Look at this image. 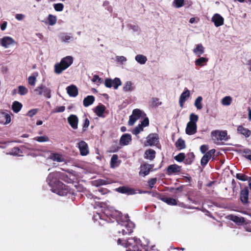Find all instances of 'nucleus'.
I'll return each mask as SVG.
<instances>
[{
	"label": "nucleus",
	"instance_id": "nucleus-19",
	"mask_svg": "<svg viewBox=\"0 0 251 251\" xmlns=\"http://www.w3.org/2000/svg\"><path fill=\"white\" fill-rule=\"evenodd\" d=\"M190 96V91L188 89L184 91L180 96L179 99V103L180 106L182 108L184 103L187 100V98Z\"/></svg>",
	"mask_w": 251,
	"mask_h": 251
},
{
	"label": "nucleus",
	"instance_id": "nucleus-41",
	"mask_svg": "<svg viewBox=\"0 0 251 251\" xmlns=\"http://www.w3.org/2000/svg\"><path fill=\"white\" fill-rule=\"evenodd\" d=\"M185 154L183 152H180L174 157V159L178 162L185 161Z\"/></svg>",
	"mask_w": 251,
	"mask_h": 251
},
{
	"label": "nucleus",
	"instance_id": "nucleus-8",
	"mask_svg": "<svg viewBox=\"0 0 251 251\" xmlns=\"http://www.w3.org/2000/svg\"><path fill=\"white\" fill-rule=\"evenodd\" d=\"M249 190L248 187L246 186L241 189L240 193V200L244 205L249 204Z\"/></svg>",
	"mask_w": 251,
	"mask_h": 251
},
{
	"label": "nucleus",
	"instance_id": "nucleus-23",
	"mask_svg": "<svg viewBox=\"0 0 251 251\" xmlns=\"http://www.w3.org/2000/svg\"><path fill=\"white\" fill-rule=\"evenodd\" d=\"M238 133L244 135L246 137H249L251 134V131L243 126H239L237 129Z\"/></svg>",
	"mask_w": 251,
	"mask_h": 251
},
{
	"label": "nucleus",
	"instance_id": "nucleus-55",
	"mask_svg": "<svg viewBox=\"0 0 251 251\" xmlns=\"http://www.w3.org/2000/svg\"><path fill=\"white\" fill-rule=\"evenodd\" d=\"M65 110V106H60L58 107H56L55 108L53 111V113H60V112H63Z\"/></svg>",
	"mask_w": 251,
	"mask_h": 251
},
{
	"label": "nucleus",
	"instance_id": "nucleus-34",
	"mask_svg": "<svg viewBox=\"0 0 251 251\" xmlns=\"http://www.w3.org/2000/svg\"><path fill=\"white\" fill-rule=\"evenodd\" d=\"M176 147L181 150L186 148L185 141L181 138H179L176 143Z\"/></svg>",
	"mask_w": 251,
	"mask_h": 251
},
{
	"label": "nucleus",
	"instance_id": "nucleus-40",
	"mask_svg": "<svg viewBox=\"0 0 251 251\" xmlns=\"http://www.w3.org/2000/svg\"><path fill=\"white\" fill-rule=\"evenodd\" d=\"M118 160V156L117 154H113L111 157L110 160V165L112 168H115L118 166L117 162Z\"/></svg>",
	"mask_w": 251,
	"mask_h": 251
},
{
	"label": "nucleus",
	"instance_id": "nucleus-48",
	"mask_svg": "<svg viewBox=\"0 0 251 251\" xmlns=\"http://www.w3.org/2000/svg\"><path fill=\"white\" fill-rule=\"evenodd\" d=\"M18 93L22 96L25 95L28 93V89L24 86H19L18 87Z\"/></svg>",
	"mask_w": 251,
	"mask_h": 251
},
{
	"label": "nucleus",
	"instance_id": "nucleus-5",
	"mask_svg": "<svg viewBox=\"0 0 251 251\" xmlns=\"http://www.w3.org/2000/svg\"><path fill=\"white\" fill-rule=\"evenodd\" d=\"M211 134L212 138L215 143H217L219 140L226 141L228 139L227 133L226 130H213L211 132Z\"/></svg>",
	"mask_w": 251,
	"mask_h": 251
},
{
	"label": "nucleus",
	"instance_id": "nucleus-52",
	"mask_svg": "<svg viewBox=\"0 0 251 251\" xmlns=\"http://www.w3.org/2000/svg\"><path fill=\"white\" fill-rule=\"evenodd\" d=\"M85 119L84 121V123L82 125V130L83 131H85L86 129L89 126L90 124V121L89 119L86 117V115H84Z\"/></svg>",
	"mask_w": 251,
	"mask_h": 251
},
{
	"label": "nucleus",
	"instance_id": "nucleus-6",
	"mask_svg": "<svg viewBox=\"0 0 251 251\" xmlns=\"http://www.w3.org/2000/svg\"><path fill=\"white\" fill-rule=\"evenodd\" d=\"M104 84L107 88H111L113 86L115 89H117L118 87L122 85V82L118 77H116L114 79L107 78L105 79Z\"/></svg>",
	"mask_w": 251,
	"mask_h": 251
},
{
	"label": "nucleus",
	"instance_id": "nucleus-45",
	"mask_svg": "<svg viewBox=\"0 0 251 251\" xmlns=\"http://www.w3.org/2000/svg\"><path fill=\"white\" fill-rule=\"evenodd\" d=\"M249 177L243 174L238 173L236 175V178L237 179L243 181H247Z\"/></svg>",
	"mask_w": 251,
	"mask_h": 251
},
{
	"label": "nucleus",
	"instance_id": "nucleus-18",
	"mask_svg": "<svg viewBox=\"0 0 251 251\" xmlns=\"http://www.w3.org/2000/svg\"><path fill=\"white\" fill-rule=\"evenodd\" d=\"M131 140V135L128 133H126L123 134L120 138V144L123 146H126L129 144Z\"/></svg>",
	"mask_w": 251,
	"mask_h": 251
},
{
	"label": "nucleus",
	"instance_id": "nucleus-58",
	"mask_svg": "<svg viewBox=\"0 0 251 251\" xmlns=\"http://www.w3.org/2000/svg\"><path fill=\"white\" fill-rule=\"evenodd\" d=\"M120 148L121 147L116 144L115 145H113L111 146L110 151L112 152H117L120 149Z\"/></svg>",
	"mask_w": 251,
	"mask_h": 251
},
{
	"label": "nucleus",
	"instance_id": "nucleus-4",
	"mask_svg": "<svg viewBox=\"0 0 251 251\" xmlns=\"http://www.w3.org/2000/svg\"><path fill=\"white\" fill-rule=\"evenodd\" d=\"M37 96H44L47 99H50L51 97V90L43 84H41L37 87L34 90Z\"/></svg>",
	"mask_w": 251,
	"mask_h": 251
},
{
	"label": "nucleus",
	"instance_id": "nucleus-10",
	"mask_svg": "<svg viewBox=\"0 0 251 251\" xmlns=\"http://www.w3.org/2000/svg\"><path fill=\"white\" fill-rule=\"evenodd\" d=\"M181 171V166L176 164L169 165L166 170V174L168 175H171L173 174H178Z\"/></svg>",
	"mask_w": 251,
	"mask_h": 251
},
{
	"label": "nucleus",
	"instance_id": "nucleus-28",
	"mask_svg": "<svg viewBox=\"0 0 251 251\" xmlns=\"http://www.w3.org/2000/svg\"><path fill=\"white\" fill-rule=\"evenodd\" d=\"M194 53L198 56L202 54L204 52V48L201 44H199L196 45V48L193 50Z\"/></svg>",
	"mask_w": 251,
	"mask_h": 251
},
{
	"label": "nucleus",
	"instance_id": "nucleus-63",
	"mask_svg": "<svg viewBox=\"0 0 251 251\" xmlns=\"http://www.w3.org/2000/svg\"><path fill=\"white\" fill-rule=\"evenodd\" d=\"M21 152L20 149L18 147H15L12 150V153L14 155H18Z\"/></svg>",
	"mask_w": 251,
	"mask_h": 251
},
{
	"label": "nucleus",
	"instance_id": "nucleus-57",
	"mask_svg": "<svg viewBox=\"0 0 251 251\" xmlns=\"http://www.w3.org/2000/svg\"><path fill=\"white\" fill-rule=\"evenodd\" d=\"M52 159L53 160L57 161L58 162H62V156L58 153L53 154Z\"/></svg>",
	"mask_w": 251,
	"mask_h": 251
},
{
	"label": "nucleus",
	"instance_id": "nucleus-62",
	"mask_svg": "<svg viewBox=\"0 0 251 251\" xmlns=\"http://www.w3.org/2000/svg\"><path fill=\"white\" fill-rule=\"evenodd\" d=\"M152 196L153 197H154L156 198L157 199L160 200H161V198H163V197L164 196V195H163L162 194H160V193L157 192L156 191L152 192Z\"/></svg>",
	"mask_w": 251,
	"mask_h": 251
},
{
	"label": "nucleus",
	"instance_id": "nucleus-24",
	"mask_svg": "<svg viewBox=\"0 0 251 251\" xmlns=\"http://www.w3.org/2000/svg\"><path fill=\"white\" fill-rule=\"evenodd\" d=\"M116 190L117 192L122 194H127L129 195L133 194L134 193V191L133 189L129 188L126 186L119 187Z\"/></svg>",
	"mask_w": 251,
	"mask_h": 251
},
{
	"label": "nucleus",
	"instance_id": "nucleus-21",
	"mask_svg": "<svg viewBox=\"0 0 251 251\" xmlns=\"http://www.w3.org/2000/svg\"><path fill=\"white\" fill-rule=\"evenodd\" d=\"M105 106L103 104H99L95 109V114L99 117H104V112L105 111Z\"/></svg>",
	"mask_w": 251,
	"mask_h": 251
},
{
	"label": "nucleus",
	"instance_id": "nucleus-25",
	"mask_svg": "<svg viewBox=\"0 0 251 251\" xmlns=\"http://www.w3.org/2000/svg\"><path fill=\"white\" fill-rule=\"evenodd\" d=\"M155 151L152 149L147 150L144 153V158L152 160L155 157Z\"/></svg>",
	"mask_w": 251,
	"mask_h": 251
},
{
	"label": "nucleus",
	"instance_id": "nucleus-29",
	"mask_svg": "<svg viewBox=\"0 0 251 251\" xmlns=\"http://www.w3.org/2000/svg\"><path fill=\"white\" fill-rule=\"evenodd\" d=\"M195 156L193 152H189L185 155L184 163L186 165H191L194 161Z\"/></svg>",
	"mask_w": 251,
	"mask_h": 251
},
{
	"label": "nucleus",
	"instance_id": "nucleus-31",
	"mask_svg": "<svg viewBox=\"0 0 251 251\" xmlns=\"http://www.w3.org/2000/svg\"><path fill=\"white\" fill-rule=\"evenodd\" d=\"M54 72L56 74H60L63 71L66 69L65 67L62 66L60 62L54 65Z\"/></svg>",
	"mask_w": 251,
	"mask_h": 251
},
{
	"label": "nucleus",
	"instance_id": "nucleus-51",
	"mask_svg": "<svg viewBox=\"0 0 251 251\" xmlns=\"http://www.w3.org/2000/svg\"><path fill=\"white\" fill-rule=\"evenodd\" d=\"M156 182L157 178L156 177L149 179L148 181V184L149 187L151 189H152L154 185L156 184Z\"/></svg>",
	"mask_w": 251,
	"mask_h": 251
},
{
	"label": "nucleus",
	"instance_id": "nucleus-44",
	"mask_svg": "<svg viewBox=\"0 0 251 251\" xmlns=\"http://www.w3.org/2000/svg\"><path fill=\"white\" fill-rule=\"evenodd\" d=\"M161 104V102L159 101V100L157 98H152L151 102V106L153 107H157Z\"/></svg>",
	"mask_w": 251,
	"mask_h": 251
},
{
	"label": "nucleus",
	"instance_id": "nucleus-3",
	"mask_svg": "<svg viewBox=\"0 0 251 251\" xmlns=\"http://www.w3.org/2000/svg\"><path fill=\"white\" fill-rule=\"evenodd\" d=\"M121 225L122 229L121 230L118 231L119 233H122L123 235H125L129 234L133 232L134 224L129 220L121 222Z\"/></svg>",
	"mask_w": 251,
	"mask_h": 251
},
{
	"label": "nucleus",
	"instance_id": "nucleus-27",
	"mask_svg": "<svg viewBox=\"0 0 251 251\" xmlns=\"http://www.w3.org/2000/svg\"><path fill=\"white\" fill-rule=\"evenodd\" d=\"M95 97L92 95L88 96L85 97L83 101V104L85 107H88L92 104L95 101Z\"/></svg>",
	"mask_w": 251,
	"mask_h": 251
},
{
	"label": "nucleus",
	"instance_id": "nucleus-61",
	"mask_svg": "<svg viewBox=\"0 0 251 251\" xmlns=\"http://www.w3.org/2000/svg\"><path fill=\"white\" fill-rule=\"evenodd\" d=\"M141 125L143 127L147 126L149 125V120L148 118L146 117L142 122L141 123Z\"/></svg>",
	"mask_w": 251,
	"mask_h": 251
},
{
	"label": "nucleus",
	"instance_id": "nucleus-49",
	"mask_svg": "<svg viewBox=\"0 0 251 251\" xmlns=\"http://www.w3.org/2000/svg\"><path fill=\"white\" fill-rule=\"evenodd\" d=\"M189 119V123L197 124V122L199 120V116L194 113H191L190 115Z\"/></svg>",
	"mask_w": 251,
	"mask_h": 251
},
{
	"label": "nucleus",
	"instance_id": "nucleus-9",
	"mask_svg": "<svg viewBox=\"0 0 251 251\" xmlns=\"http://www.w3.org/2000/svg\"><path fill=\"white\" fill-rule=\"evenodd\" d=\"M153 167V165L145 163L141 165L139 175L143 176H147Z\"/></svg>",
	"mask_w": 251,
	"mask_h": 251
},
{
	"label": "nucleus",
	"instance_id": "nucleus-36",
	"mask_svg": "<svg viewBox=\"0 0 251 251\" xmlns=\"http://www.w3.org/2000/svg\"><path fill=\"white\" fill-rule=\"evenodd\" d=\"M232 99L230 96H226L221 100V103L225 106L230 105L232 102Z\"/></svg>",
	"mask_w": 251,
	"mask_h": 251
},
{
	"label": "nucleus",
	"instance_id": "nucleus-32",
	"mask_svg": "<svg viewBox=\"0 0 251 251\" xmlns=\"http://www.w3.org/2000/svg\"><path fill=\"white\" fill-rule=\"evenodd\" d=\"M22 107L23 105L21 102L14 101L12 105V109L14 112L18 113L21 110Z\"/></svg>",
	"mask_w": 251,
	"mask_h": 251
},
{
	"label": "nucleus",
	"instance_id": "nucleus-47",
	"mask_svg": "<svg viewBox=\"0 0 251 251\" xmlns=\"http://www.w3.org/2000/svg\"><path fill=\"white\" fill-rule=\"evenodd\" d=\"M143 126L141 125H138L134 129L132 130V133L134 135H138L140 132L143 130Z\"/></svg>",
	"mask_w": 251,
	"mask_h": 251
},
{
	"label": "nucleus",
	"instance_id": "nucleus-15",
	"mask_svg": "<svg viewBox=\"0 0 251 251\" xmlns=\"http://www.w3.org/2000/svg\"><path fill=\"white\" fill-rule=\"evenodd\" d=\"M11 122L10 115L4 112H0V124L7 125Z\"/></svg>",
	"mask_w": 251,
	"mask_h": 251
},
{
	"label": "nucleus",
	"instance_id": "nucleus-42",
	"mask_svg": "<svg viewBox=\"0 0 251 251\" xmlns=\"http://www.w3.org/2000/svg\"><path fill=\"white\" fill-rule=\"evenodd\" d=\"M48 21L49 24L50 25H53L56 23V22H57L56 17L55 16H53L51 14H50L48 16Z\"/></svg>",
	"mask_w": 251,
	"mask_h": 251
},
{
	"label": "nucleus",
	"instance_id": "nucleus-16",
	"mask_svg": "<svg viewBox=\"0 0 251 251\" xmlns=\"http://www.w3.org/2000/svg\"><path fill=\"white\" fill-rule=\"evenodd\" d=\"M15 43L13 39L9 36H5L0 39L1 45L5 48H8L10 45Z\"/></svg>",
	"mask_w": 251,
	"mask_h": 251
},
{
	"label": "nucleus",
	"instance_id": "nucleus-22",
	"mask_svg": "<svg viewBox=\"0 0 251 251\" xmlns=\"http://www.w3.org/2000/svg\"><path fill=\"white\" fill-rule=\"evenodd\" d=\"M158 137L157 134H150L147 138V142L150 146H152L158 141Z\"/></svg>",
	"mask_w": 251,
	"mask_h": 251
},
{
	"label": "nucleus",
	"instance_id": "nucleus-11",
	"mask_svg": "<svg viewBox=\"0 0 251 251\" xmlns=\"http://www.w3.org/2000/svg\"><path fill=\"white\" fill-rule=\"evenodd\" d=\"M80 153L82 156H85L89 153L87 144L84 141H81L78 143Z\"/></svg>",
	"mask_w": 251,
	"mask_h": 251
},
{
	"label": "nucleus",
	"instance_id": "nucleus-33",
	"mask_svg": "<svg viewBox=\"0 0 251 251\" xmlns=\"http://www.w3.org/2000/svg\"><path fill=\"white\" fill-rule=\"evenodd\" d=\"M132 114L138 120L141 117H144L146 116V114L139 109H134Z\"/></svg>",
	"mask_w": 251,
	"mask_h": 251
},
{
	"label": "nucleus",
	"instance_id": "nucleus-54",
	"mask_svg": "<svg viewBox=\"0 0 251 251\" xmlns=\"http://www.w3.org/2000/svg\"><path fill=\"white\" fill-rule=\"evenodd\" d=\"M53 7L55 11H62L64 8V5L61 3H55L53 4Z\"/></svg>",
	"mask_w": 251,
	"mask_h": 251
},
{
	"label": "nucleus",
	"instance_id": "nucleus-37",
	"mask_svg": "<svg viewBox=\"0 0 251 251\" xmlns=\"http://www.w3.org/2000/svg\"><path fill=\"white\" fill-rule=\"evenodd\" d=\"M230 219L237 224H243L245 221L244 218L234 215H231Z\"/></svg>",
	"mask_w": 251,
	"mask_h": 251
},
{
	"label": "nucleus",
	"instance_id": "nucleus-7",
	"mask_svg": "<svg viewBox=\"0 0 251 251\" xmlns=\"http://www.w3.org/2000/svg\"><path fill=\"white\" fill-rule=\"evenodd\" d=\"M216 152L215 149H211L209 151H207L204 155L202 157L201 160V164L203 167H204L208 161L212 158V156H214L215 153ZM215 159L214 156H213V160Z\"/></svg>",
	"mask_w": 251,
	"mask_h": 251
},
{
	"label": "nucleus",
	"instance_id": "nucleus-13",
	"mask_svg": "<svg viewBox=\"0 0 251 251\" xmlns=\"http://www.w3.org/2000/svg\"><path fill=\"white\" fill-rule=\"evenodd\" d=\"M211 21L214 23L215 26L218 27L224 24V19L220 14H215L211 19Z\"/></svg>",
	"mask_w": 251,
	"mask_h": 251
},
{
	"label": "nucleus",
	"instance_id": "nucleus-26",
	"mask_svg": "<svg viewBox=\"0 0 251 251\" xmlns=\"http://www.w3.org/2000/svg\"><path fill=\"white\" fill-rule=\"evenodd\" d=\"M161 200L170 205H176L177 204V201L176 199L167 197L164 195L163 198H161Z\"/></svg>",
	"mask_w": 251,
	"mask_h": 251
},
{
	"label": "nucleus",
	"instance_id": "nucleus-39",
	"mask_svg": "<svg viewBox=\"0 0 251 251\" xmlns=\"http://www.w3.org/2000/svg\"><path fill=\"white\" fill-rule=\"evenodd\" d=\"M135 60L141 64H144L146 62L147 58L143 55L138 54L136 56Z\"/></svg>",
	"mask_w": 251,
	"mask_h": 251
},
{
	"label": "nucleus",
	"instance_id": "nucleus-38",
	"mask_svg": "<svg viewBox=\"0 0 251 251\" xmlns=\"http://www.w3.org/2000/svg\"><path fill=\"white\" fill-rule=\"evenodd\" d=\"M37 74L36 75H35V74H33L32 75H30L28 77L27 81L29 85L32 86H34L35 85L37 81Z\"/></svg>",
	"mask_w": 251,
	"mask_h": 251
},
{
	"label": "nucleus",
	"instance_id": "nucleus-1",
	"mask_svg": "<svg viewBox=\"0 0 251 251\" xmlns=\"http://www.w3.org/2000/svg\"><path fill=\"white\" fill-rule=\"evenodd\" d=\"M59 179L66 181L68 179V176L66 174L60 172L50 173L47 181L51 187L53 192L60 196H66L70 193V189Z\"/></svg>",
	"mask_w": 251,
	"mask_h": 251
},
{
	"label": "nucleus",
	"instance_id": "nucleus-2",
	"mask_svg": "<svg viewBox=\"0 0 251 251\" xmlns=\"http://www.w3.org/2000/svg\"><path fill=\"white\" fill-rule=\"evenodd\" d=\"M141 240L136 238H129L126 241V251H143Z\"/></svg>",
	"mask_w": 251,
	"mask_h": 251
},
{
	"label": "nucleus",
	"instance_id": "nucleus-50",
	"mask_svg": "<svg viewBox=\"0 0 251 251\" xmlns=\"http://www.w3.org/2000/svg\"><path fill=\"white\" fill-rule=\"evenodd\" d=\"M34 139L39 142H45L49 141V138L47 136L36 137Z\"/></svg>",
	"mask_w": 251,
	"mask_h": 251
},
{
	"label": "nucleus",
	"instance_id": "nucleus-60",
	"mask_svg": "<svg viewBox=\"0 0 251 251\" xmlns=\"http://www.w3.org/2000/svg\"><path fill=\"white\" fill-rule=\"evenodd\" d=\"M208 150V146L206 145H202L200 147V151L203 154L205 153Z\"/></svg>",
	"mask_w": 251,
	"mask_h": 251
},
{
	"label": "nucleus",
	"instance_id": "nucleus-14",
	"mask_svg": "<svg viewBox=\"0 0 251 251\" xmlns=\"http://www.w3.org/2000/svg\"><path fill=\"white\" fill-rule=\"evenodd\" d=\"M68 122L71 126L74 129H76L78 127V119L75 115H71L68 118Z\"/></svg>",
	"mask_w": 251,
	"mask_h": 251
},
{
	"label": "nucleus",
	"instance_id": "nucleus-35",
	"mask_svg": "<svg viewBox=\"0 0 251 251\" xmlns=\"http://www.w3.org/2000/svg\"><path fill=\"white\" fill-rule=\"evenodd\" d=\"M135 87L133 86V84L130 81L126 82L123 87V90L125 92L132 91L134 90Z\"/></svg>",
	"mask_w": 251,
	"mask_h": 251
},
{
	"label": "nucleus",
	"instance_id": "nucleus-46",
	"mask_svg": "<svg viewBox=\"0 0 251 251\" xmlns=\"http://www.w3.org/2000/svg\"><path fill=\"white\" fill-rule=\"evenodd\" d=\"M173 4L175 7L179 8L184 5V0H174Z\"/></svg>",
	"mask_w": 251,
	"mask_h": 251
},
{
	"label": "nucleus",
	"instance_id": "nucleus-17",
	"mask_svg": "<svg viewBox=\"0 0 251 251\" xmlns=\"http://www.w3.org/2000/svg\"><path fill=\"white\" fill-rule=\"evenodd\" d=\"M67 92L70 97H75L78 95V92L77 87L74 85H71L66 88Z\"/></svg>",
	"mask_w": 251,
	"mask_h": 251
},
{
	"label": "nucleus",
	"instance_id": "nucleus-20",
	"mask_svg": "<svg viewBox=\"0 0 251 251\" xmlns=\"http://www.w3.org/2000/svg\"><path fill=\"white\" fill-rule=\"evenodd\" d=\"M62 66L65 67L67 69L69 68L73 63V58L71 56H67L63 58L60 61Z\"/></svg>",
	"mask_w": 251,
	"mask_h": 251
},
{
	"label": "nucleus",
	"instance_id": "nucleus-43",
	"mask_svg": "<svg viewBox=\"0 0 251 251\" xmlns=\"http://www.w3.org/2000/svg\"><path fill=\"white\" fill-rule=\"evenodd\" d=\"M202 100V98L201 96L198 97L195 101V106L197 107L198 109H201L202 107L201 101Z\"/></svg>",
	"mask_w": 251,
	"mask_h": 251
},
{
	"label": "nucleus",
	"instance_id": "nucleus-56",
	"mask_svg": "<svg viewBox=\"0 0 251 251\" xmlns=\"http://www.w3.org/2000/svg\"><path fill=\"white\" fill-rule=\"evenodd\" d=\"M137 120L138 119L132 114L129 116V119L128 122V125L130 126H133Z\"/></svg>",
	"mask_w": 251,
	"mask_h": 251
},
{
	"label": "nucleus",
	"instance_id": "nucleus-53",
	"mask_svg": "<svg viewBox=\"0 0 251 251\" xmlns=\"http://www.w3.org/2000/svg\"><path fill=\"white\" fill-rule=\"evenodd\" d=\"M197 192L194 191H190L188 193V199L189 201H191L193 203L196 202V200L193 198V196H194Z\"/></svg>",
	"mask_w": 251,
	"mask_h": 251
},
{
	"label": "nucleus",
	"instance_id": "nucleus-30",
	"mask_svg": "<svg viewBox=\"0 0 251 251\" xmlns=\"http://www.w3.org/2000/svg\"><path fill=\"white\" fill-rule=\"evenodd\" d=\"M208 59L206 57H200L195 61V65L197 66L202 67L206 64Z\"/></svg>",
	"mask_w": 251,
	"mask_h": 251
},
{
	"label": "nucleus",
	"instance_id": "nucleus-12",
	"mask_svg": "<svg viewBox=\"0 0 251 251\" xmlns=\"http://www.w3.org/2000/svg\"><path fill=\"white\" fill-rule=\"evenodd\" d=\"M197 131V124L188 122L185 129V132L187 134L191 135L195 134Z\"/></svg>",
	"mask_w": 251,
	"mask_h": 251
},
{
	"label": "nucleus",
	"instance_id": "nucleus-59",
	"mask_svg": "<svg viewBox=\"0 0 251 251\" xmlns=\"http://www.w3.org/2000/svg\"><path fill=\"white\" fill-rule=\"evenodd\" d=\"M103 5L106 7L109 12L112 11V7L109 5V2L108 1H105L103 2Z\"/></svg>",
	"mask_w": 251,
	"mask_h": 251
},
{
	"label": "nucleus",
	"instance_id": "nucleus-64",
	"mask_svg": "<svg viewBox=\"0 0 251 251\" xmlns=\"http://www.w3.org/2000/svg\"><path fill=\"white\" fill-rule=\"evenodd\" d=\"M37 112V109H33L29 110L28 112L27 115L29 117H32L35 115Z\"/></svg>",
	"mask_w": 251,
	"mask_h": 251
}]
</instances>
